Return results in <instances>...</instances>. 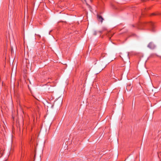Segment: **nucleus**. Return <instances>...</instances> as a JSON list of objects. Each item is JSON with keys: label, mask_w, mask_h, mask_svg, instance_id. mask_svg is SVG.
Wrapping results in <instances>:
<instances>
[{"label": "nucleus", "mask_w": 161, "mask_h": 161, "mask_svg": "<svg viewBox=\"0 0 161 161\" xmlns=\"http://www.w3.org/2000/svg\"><path fill=\"white\" fill-rule=\"evenodd\" d=\"M145 24H141L140 25H137V24H136V25H131V26L133 27H137L138 29H142V28L140 27V25L144 26H145Z\"/></svg>", "instance_id": "obj_1"}, {"label": "nucleus", "mask_w": 161, "mask_h": 161, "mask_svg": "<svg viewBox=\"0 0 161 161\" xmlns=\"http://www.w3.org/2000/svg\"><path fill=\"white\" fill-rule=\"evenodd\" d=\"M147 46L149 48L151 49H153L155 47V46L153 44V43L152 42H150V43H149L148 44Z\"/></svg>", "instance_id": "obj_2"}, {"label": "nucleus", "mask_w": 161, "mask_h": 161, "mask_svg": "<svg viewBox=\"0 0 161 161\" xmlns=\"http://www.w3.org/2000/svg\"><path fill=\"white\" fill-rule=\"evenodd\" d=\"M97 18L98 21H100L101 23H102L103 20L104 19L102 17L101 15H97Z\"/></svg>", "instance_id": "obj_3"}, {"label": "nucleus", "mask_w": 161, "mask_h": 161, "mask_svg": "<svg viewBox=\"0 0 161 161\" xmlns=\"http://www.w3.org/2000/svg\"><path fill=\"white\" fill-rule=\"evenodd\" d=\"M148 25L151 26L152 28H153V22H150L147 24Z\"/></svg>", "instance_id": "obj_4"}, {"label": "nucleus", "mask_w": 161, "mask_h": 161, "mask_svg": "<svg viewBox=\"0 0 161 161\" xmlns=\"http://www.w3.org/2000/svg\"><path fill=\"white\" fill-rule=\"evenodd\" d=\"M106 30V28H103V30L102 31H98V32L100 33H101L103 31H105Z\"/></svg>", "instance_id": "obj_5"}, {"label": "nucleus", "mask_w": 161, "mask_h": 161, "mask_svg": "<svg viewBox=\"0 0 161 161\" xmlns=\"http://www.w3.org/2000/svg\"><path fill=\"white\" fill-rule=\"evenodd\" d=\"M161 14L159 13H153L152 14V15H156L160 14Z\"/></svg>", "instance_id": "obj_6"}, {"label": "nucleus", "mask_w": 161, "mask_h": 161, "mask_svg": "<svg viewBox=\"0 0 161 161\" xmlns=\"http://www.w3.org/2000/svg\"><path fill=\"white\" fill-rule=\"evenodd\" d=\"M136 35L135 34H133L132 35H130L129 36V37H131V36H133V37H135L136 36Z\"/></svg>", "instance_id": "obj_7"}, {"label": "nucleus", "mask_w": 161, "mask_h": 161, "mask_svg": "<svg viewBox=\"0 0 161 161\" xmlns=\"http://www.w3.org/2000/svg\"><path fill=\"white\" fill-rule=\"evenodd\" d=\"M93 34L94 35H97V32L96 31H94Z\"/></svg>", "instance_id": "obj_8"}, {"label": "nucleus", "mask_w": 161, "mask_h": 161, "mask_svg": "<svg viewBox=\"0 0 161 161\" xmlns=\"http://www.w3.org/2000/svg\"><path fill=\"white\" fill-rule=\"evenodd\" d=\"M84 0V1H85L86 2V0ZM86 3V4H87V5H88V6H89V5H88V4H87V3Z\"/></svg>", "instance_id": "obj_9"}, {"label": "nucleus", "mask_w": 161, "mask_h": 161, "mask_svg": "<svg viewBox=\"0 0 161 161\" xmlns=\"http://www.w3.org/2000/svg\"><path fill=\"white\" fill-rule=\"evenodd\" d=\"M142 1H144V0H142Z\"/></svg>", "instance_id": "obj_10"}, {"label": "nucleus", "mask_w": 161, "mask_h": 161, "mask_svg": "<svg viewBox=\"0 0 161 161\" xmlns=\"http://www.w3.org/2000/svg\"><path fill=\"white\" fill-rule=\"evenodd\" d=\"M160 58L161 59V56L160 57Z\"/></svg>", "instance_id": "obj_11"}]
</instances>
